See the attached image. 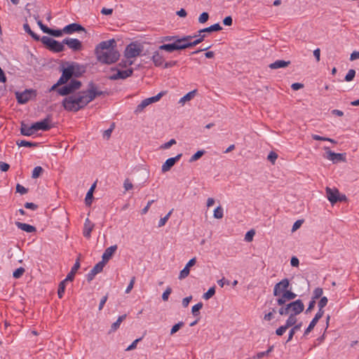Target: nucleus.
I'll list each match as a JSON object with an SVG mask.
<instances>
[{
  "instance_id": "1",
  "label": "nucleus",
  "mask_w": 359,
  "mask_h": 359,
  "mask_svg": "<svg viewBox=\"0 0 359 359\" xmlns=\"http://www.w3.org/2000/svg\"><path fill=\"white\" fill-rule=\"evenodd\" d=\"M101 94L102 91H97L95 85L91 82L86 90L79 91L72 95L77 104V109L80 110Z\"/></svg>"
},
{
  "instance_id": "2",
  "label": "nucleus",
  "mask_w": 359,
  "mask_h": 359,
  "mask_svg": "<svg viewBox=\"0 0 359 359\" xmlns=\"http://www.w3.org/2000/svg\"><path fill=\"white\" fill-rule=\"evenodd\" d=\"M94 53L97 62L102 65L112 64V39L96 45Z\"/></svg>"
},
{
  "instance_id": "3",
  "label": "nucleus",
  "mask_w": 359,
  "mask_h": 359,
  "mask_svg": "<svg viewBox=\"0 0 359 359\" xmlns=\"http://www.w3.org/2000/svg\"><path fill=\"white\" fill-rule=\"evenodd\" d=\"M85 72L83 65L77 62H72L67 63V67L62 70V76L68 82L72 77H79Z\"/></svg>"
},
{
  "instance_id": "4",
  "label": "nucleus",
  "mask_w": 359,
  "mask_h": 359,
  "mask_svg": "<svg viewBox=\"0 0 359 359\" xmlns=\"http://www.w3.org/2000/svg\"><path fill=\"white\" fill-rule=\"evenodd\" d=\"M188 48L189 43H185L182 38H180L179 36H176L175 42L161 45L158 47V50L172 53L175 50H181Z\"/></svg>"
},
{
  "instance_id": "5",
  "label": "nucleus",
  "mask_w": 359,
  "mask_h": 359,
  "mask_svg": "<svg viewBox=\"0 0 359 359\" xmlns=\"http://www.w3.org/2000/svg\"><path fill=\"white\" fill-rule=\"evenodd\" d=\"M59 88L57 93L62 96H69L73 95L75 91L81 87V82L76 79H72L69 83Z\"/></svg>"
},
{
  "instance_id": "6",
  "label": "nucleus",
  "mask_w": 359,
  "mask_h": 359,
  "mask_svg": "<svg viewBox=\"0 0 359 359\" xmlns=\"http://www.w3.org/2000/svg\"><path fill=\"white\" fill-rule=\"evenodd\" d=\"M41 41L43 44L46 45L50 50L54 53H60L65 50L63 41L59 42L53 38L43 36L41 38Z\"/></svg>"
},
{
  "instance_id": "7",
  "label": "nucleus",
  "mask_w": 359,
  "mask_h": 359,
  "mask_svg": "<svg viewBox=\"0 0 359 359\" xmlns=\"http://www.w3.org/2000/svg\"><path fill=\"white\" fill-rule=\"evenodd\" d=\"M143 51V46L137 42H131L128 44L124 50V57L127 58H133L139 56Z\"/></svg>"
},
{
  "instance_id": "8",
  "label": "nucleus",
  "mask_w": 359,
  "mask_h": 359,
  "mask_svg": "<svg viewBox=\"0 0 359 359\" xmlns=\"http://www.w3.org/2000/svg\"><path fill=\"white\" fill-rule=\"evenodd\" d=\"M290 281L287 278H284L279 283H276L273 287V294L276 297L281 296L285 291L288 290Z\"/></svg>"
},
{
  "instance_id": "9",
  "label": "nucleus",
  "mask_w": 359,
  "mask_h": 359,
  "mask_svg": "<svg viewBox=\"0 0 359 359\" xmlns=\"http://www.w3.org/2000/svg\"><path fill=\"white\" fill-rule=\"evenodd\" d=\"M51 121V116L48 115L44 119L34 123V127L35 132L38 130L48 131L53 128V126L50 123Z\"/></svg>"
},
{
  "instance_id": "10",
  "label": "nucleus",
  "mask_w": 359,
  "mask_h": 359,
  "mask_svg": "<svg viewBox=\"0 0 359 359\" xmlns=\"http://www.w3.org/2000/svg\"><path fill=\"white\" fill-rule=\"evenodd\" d=\"M62 105L67 111L77 112L79 111V109H77V104L72 95L63 99Z\"/></svg>"
},
{
  "instance_id": "11",
  "label": "nucleus",
  "mask_w": 359,
  "mask_h": 359,
  "mask_svg": "<svg viewBox=\"0 0 359 359\" xmlns=\"http://www.w3.org/2000/svg\"><path fill=\"white\" fill-rule=\"evenodd\" d=\"M63 43L66 44L73 51H79L82 49V43L77 39L65 38Z\"/></svg>"
},
{
  "instance_id": "12",
  "label": "nucleus",
  "mask_w": 359,
  "mask_h": 359,
  "mask_svg": "<svg viewBox=\"0 0 359 359\" xmlns=\"http://www.w3.org/2000/svg\"><path fill=\"white\" fill-rule=\"evenodd\" d=\"M115 71L116 72V73L114 74V80L125 79L130 76L133 73V68H128L126 69L121 70L114 67V72Z\"/></svg>"
},
{
  "instance_id": "13",
  "label": "nucleus",
  "mask_w": 359,
  "mask_h": 359,
  "mask_svg": "<svg viewBox=\"0 0 359 359\" xmlns=\"http://www.w3.org/2000/svg\"><path fill=\"white\" fill-rule=\"evenodd\" d=\"M85 32V28L78 23H72L63 27V32L67 34H72L74 32Z\"/></svg>"
},
{
  "instance_id": "14",
  "label": "nucleus",
  "mask_w": 359,
  "mask_h": 359,
  "mask_svg": "<svg viewBox=\"0 0 359 359\" xmlns=\"http://www.w3.org/2000/svg\"><path fill=\"white\" fill-rule=\"evenodd\" d=\"M104 266V262H99L97 264H95L94 267L86 275L87 280L88 282L93 280L95 276L103 270Z\"/></svg>"
},
{
  "instance_id": "15",
  "label": "nucleus",
  "mask_w": 359,
  "mask_h": 359,
  "mask_svg": "<svg viewBox=\"0 0 359 359\" xmlns=\"http://www.w3.org/2000/svg\"><path fill=\"white\" fill-rule=\"evenodd\" d=\"M182 156V154H179L175 157L168 158L163 164L161 170L163 172L169 171L172 167L178 161Z\"/></svg>"
},
{
  "instance_id": "16",
  "label": "nucleus",
  "mask_w": 359,
  "mask_h": 359,
  "mask_svg": "<svg viewBox=\"0 0 359 359\" xmlns=\"http://www.w3.org/2000/svg\"><path fill=\"white\" fill-rule=\"evenodd\" d=\"M297 294L291 290L285 291L282 295L277 299L278 305H284L287 301L295 299Z\"/></svg>"
},
{
  "instance_id": "17",
  "label": "nucleus",
  "mask_w": 359,
  "mask_h": 359,
  "mask_svg": "<svg viewBox=\"0 0 359 359\" xmlns=\"http://www.w3.org/2000/svg\"><path fill=\"white\" fill-rule=\"evenodd\" d=\"M32 90H25L22 93L17 92L15 93L17 101L19 104H25L31 99Z\"/></svg>"
},
{
  "instance_id": "18",
  "label": "nucleus",
  "mask_w": 359,
  "mask_h": 359,
  "mask_svg": "<svg viewBox=\"0 0 359 359\" xmlns=\"http://www.w3.org/2000/svg\"><path fill=\"white\" fill-rule=\"evenodd\" d=\"M291 313L293 315L297 316L300 314L304 309V304L301 299H297L292 302Z\"/></svg>"
},
{
  "instance_id": "19",
  "label": "nucleus",
  "mask_w": 359,
  "mask_h": 359,
  "mask_svg": "<svg viewBox=\"0 0 359 359\" xmlns=\"http://www.w3.org/2000/svg\"><path fill=\"white\" fill-rule=\"evenodd\" d=\"M326 196L331 204L334 205L337 203V199L339 196V191L337 189H331L330 187H326Z\"/></svg>"
},
{
  "instance_id": "20",
  "label": "nucleus",
  "mask_w": 359,
  "mask_h": 359,
  "mask_svg": "<svg viewBox=\"0 0 359 359\" xmlns=\"http://www.w3.org/2000/svg\"><path fill=\"white\" fill-rule=\"evenodd\" d=\"M327 149V158L333 162L338 161H345L346 157L345 154L340 153H334L329 149V148H325Z\"/></svg>"
},
{
  "instance_id": "21",
  "label": "nucleus",
  "mask_w": 359,
  "mask_h": 359,
  "mask_svg": "<svg viewBox=\"0 0 359 359\" xmlns=\"http://www.w3.org/2000/svg\"><path fill=\"white\" fill-rule=\"evenodd\" d=\"M196 262V257H194V258L191 259L187 262V264H186L184 268L180 271V276H179V279L182 280V279H184L186 277H187L189 276V274L190 268L191 266H193L194 265H195Z\"/></svg>"
},
{
  "instance_id": "22",
  "label": "nucleus",
  "mask_w": 359,
  "mask_h": 359,
  "mask_svg": "<svg viewBox=\"0 0 359 359\" xmlns=\"http://www.w3.org/2000/svg\"><path fill=\"white\" fill-rule=\"evenodd\" d=\"M20 133L25 136H32L35 133L34 124L32 123V126H29L22 122L21 123Z\"/></svg>"
},
{
  "instance_id": "23",
  "label": "nucleus",
  "mask_w": 359,
  "mask_h": 359,
  "mask_svg": "<svg viewBox=\"0 0 359 359\" xmlns=\"http://www.w3.org/2000/svg\"><path fill=\"white\" fill-rule=\"evenodd\" d=\"M151 59L156 67H161L164 63V57L159 50L154 51Z\"/></svg>"
},
{
  "instance_id": "24",
  "label": "nucleus",
  "mask_w": 359,
  "mask_h": 359,
  "mask_svg": "<svg viewBox=\"0 0 359 359\" xmlns=\"http://www.w3.org/2000/svg\"><path fill=\"white\" fill-rule=\"evenodd\" d=\"M15 225L18 229H20L24 231H26L27 233H33L36 231V229L35 226L28 224H26V223H22L20 222H15Z\"/></svg>"
},
{
  "instance_id": "25",
  "label": "nucleus",
  "mask_w": 359,
  "mask_h": 359,
  "mask_svg": "<svg viewBox=\"0 0 359 359\" xmlns=\"http://www.w3.org/2000/svg\"><path fill=\"white\" fill-rule=\"evenodd\" d=\"M290 64V61H285L282 60H278L275 61L273 63H271L269 67L272 69H276L279 68H285L287 67Z\"/></svg>"
},
{
  "instance_id": "26",
  "label": "nucleus",
  "mask_w": 359,
  "mask_h": 359,
  "mask_svg": "<svg viewBox=\"0 0 359 359\" xmlns=\"http://www.w3.org/2000/svg\"><path fill=\"white\" fill-rule=\"evenodd\" d=\"M96 187V182L93 183L89 190L88 191L86 198H85V203L87 206H90L92 204L93 198V191Z\"/></svg>"
},
{
  "instance_id": "27",
  "label": "nucleus",
  "mask_w": 359,
  "mask_h": 359,
  "mask_svg": "<svg viewBox=\"0 0 359 359\" xmlns=\"http://www.w3.org/2000/svg\"><path fill=\"white\" fill-rule=\"evenodd\" d=\"M93 228V224L87 218L84 223V228H83V236L88 238L90 236V233L92 231V229Z\"/></svg>"
},
{
  "instance_id": "28",
  "label": "nucleus",
  "mask_w": 359,
  "mask_h": 359,
  "mask_svg": "<svg viewBox=\"0 0 359 359\" xmlns=\"http://www.w3.org/2000/svg\"><path fill=\"white\" fill-rule=\"evenodd\" d=\"M222 29V27L220 26L219 23L214 24L208 27L200 29L198 31V33L201 34V33L203 32H208V34H210V32H219Z\"/></svg>"
},
{
  "instance_id": "29",
  "label": "nucleus",
  "mask_w": 359,
  "mask_h": 359,
  "mask_svg": "<svg viewBox=\"0 0 359 359\" xmlns=\"http://www.w3.org/2000/svg\"><path fill=\"white\" fill-rule=\"evenodd\" d=\"M292 302L287 304L280 305L281 307L278 309V313L280 316H286L291 313Z\"/></svg>"
},
{
  "instance_id": "30",
  "label": "nucleus",
  "mask_w": 359,
  "mask_h": 359,
  "mask_svg": "<svg viewBox=\"0 0 359 359\" xmlns=\"http://www.w3.org/2000/svg\"><path fill=\"white\" fill-rule=\"evenodd\" d=\"M196 93H197V90H194L189 92L188 93H187L185 95H184L180 100L179 103L184 104L186 102L190 101L191 100H192L194 97Z\"/></svg>"
},
{
  "instance_id": "31",
  "label": "nucleus",
  "mask_w": 359,
  "mask_h": 359,
  "mask_svg": "<svg viewBox=\"0 0 359 359\" xmlns=\"http://www.w3.org/2000/svg\"><path fill=\"white\" fill-rule=\"evenodd\" d=\"M112 256V245L108 247L104 254L102 257V261L104 262V265H105L108 261L109 260L110 257Z\"/></svg>"
},
{
  "instance_id": "32",
  "label": "nucleus",
  "mask_w": 359,
  "mask_h": 359,
  "mask_svg": "<svg viewBox=\"0 0 359 359\" xmlns=\"http://www.w3.org/2000/svg\"><path fill=\"white\" fill-rule=\"evenodd\" d=\"M16 144L18 147H36L39 144L37 142H29L27 140H20L17 141Z\"/></svg>"
},
{
  "instance_id": "33",
  "label": "nucleus",
  "mask_w": 359,
  "mask_h": 359,
  "mask_svg": "<svg viewBox=\"0 0 359 359\" xmlns=\"http://www.w3.org/2000/svg\"><path fill=\"white\" fill-rule=\"evenodd\" d=\"M23 28L25 32L29 34L36 41H41V39L39 35L35 34L30 28L29 25L27 23L23 25Z\"/></svg>"
},
{
  "instance_id": "34",
  "label": "nucleus",
  "mask_w": 359,
  "mask_h": 359,
  "mask_svg": "<svg viewBox=\"0 0 359 359\" xmlns=\"http://www.w3.org/2000/svg\"><path fill=\"white\" fill-rule=\"evenodd\" d=\"M67 83V81L61 75V76L58 79L57 82L56 83H55L53 86H51V88L49 90V91L50 92L53 91V90H57V89L59 88H58L59 86H60L62 85H65Z\"/></svg>"
},
{
  "instance_id": "35",
  "label": "nucleus",
  "mask_w": 359,
  "mask_h": 359,
  "mask_svg": "<svg viewBox=\"0 0 359 359\" xmlns=\"http://www.w3.org/2000/svg\"><path fill=\"white\" fill-rule=\"evenodd\" d=\"M302 325V323H299V324H297L294 326H293V327L289 332L287 342L290 341L292 339L294 334L297 330H300Z\"/></svg>"
},
{
  "instance_id": "36",
  "label": "nucleus",
  "mask_w": 359,
  "mask_h": 359,
  "mask_svg": "<svg viewBox=\"0 0 359 359\" xmlns=\"http://www.w3.org/2000/svg\"><path fill=\"white\" fill-rule=\"evenodd\" d=\"M149 104V102H148V100H147V99H144L136 107V109H135V114H139L140 113L141 111H142L144 110V109L147 107Z\"/></svg>"
},
{
  "instance_id": "37",
  "label": "nucleus",
  "mask_w": 359,
  "mask_h": 359,
  "mask_svg": "<svg viewBox=\"0 0 359 359\" xmlns=\"http://www.w3.org/2000/svg\"><path fill=\"white\" fill-rule=\"evenodd\" d=\"M296 322H297L296 316L290 313L289 315V317L286 320V322H285V326L287 327V328H289V327H290L292 326H294Z\"/></svg>"
},
{
  "instance_id": "38",
  "label": "nucleus",
  "mask_w": 359,
  "mask_h": 359,
  "mask_svg": "<svg viewBox=\"0 0 359 359\" xmlns=\"http://www.w3.org/2000/svg\"><path fill=\"white\" fill-rule=\"evenodd\" d=\"M203 304L202 302H198L192 306L191 313L194 316L197 317L200 315L199 311L203 308Z\"/></svg>"
},
{
  "instance_id": "39",
  "label": "nucleus",
  "mask_w": 359,
  "mask_h": 359,
  "mask_svg": "<svg viewBox=\"0 0 359 359\" xmlns=\"http://www.w3.org/2000/svg\"><path fill=\"white\" fill-rule=\"evenodd\" d=\"M66 287L65 280H62L60 283L57 290V295L60 299L62 298Z\"/></svg>"
},
{
  "instance_id": "40",
  "label": "nucleus",
  "mask_w": 359,
  "mask_h": 359,
  "mask_svg": "<svg viewBox=\"0 0 359 359\" xmlns=\"http://www.w3.org/2000/svg\"><path fill=\"white\" fill-rule=\"evenodd\" d=\"M205 152V151L204 150L197 151L193 156H191V157L189 159V162L192 163V162H194V161L198 160L203 156Z\"/></svg>"
},
{
  "instance_id": "41",
  "label": "nucleus",
  "mask_w": 359,
  "mask_h": 359,
  "mask_svg": "<svg viewBox=\"0 0 359 359\" xmlns=\"http://www.w3.org/2000/svg\"><path fill=\"white\" fill-rule=\"evenodd\" d=\"M198 36L199 37L197 39H196L195 41H191L190 43H189V48H191V47L196 46V45H198L200 43H201L205 39V34H201L198 33Z\"/></svg>"
},
{
  "instance_id": "42",
  "label": "nucleus",
  "mask_w": 359,
  "mask_h": 359,
  "mask_svg": "<svg viewBox=\"0 0 359 359\" xmlns=\"http://www.w3.org/2000/svg\"><path fill=\"white\" fill-rule=\"evenodd\" d=\"M273 346H271L266 351L259 352L257 353L254 358L260 359L264 356H268L269 354L273 351Z\"/></svg>"
},
{
  "instance_id": "43",
  "label": "nucleus",
  "mask_w": 359,
  "mask_h": 359,
  "mask_svg": "<svg viewBox=\"0 0 359 359\" xmlns=\"http://www.w3.org/2000/svg\"><path fill=\"white\" fill-rule=\"evenodd\" d=\"M165 94V92L161 91L155 96L147 98V100H148L149 104L156 102L158 101Z\"/></svg>"
},
{
  "instance_id": "44",
  "label": "nucleus",
  "mask_w": 359,
  "mask_h": 359,
  "mask_svg": "<svg viewBox=\"0 0 359 359\" xmlns=\"http://www.w3.org/2000/svg\"><path fill=\"white\" fill-rule=\"evenodd\" d=\"M172 211H173V209L170 210L165 217L160 219V220L158 222V227H161L165 224L167 221L169 219Z\"/></svg>"
},
{
  "instance_id": "45",
  "label": "nucleus",
  "mask_w": 359,
  "mask_h": 359,
  "mask_svg": "<svg viewBox=\"0 0 359 359\" xmlns=\"http://www.w3.org/2000/svg\"><path fill=\"white\" fill-rule=\"evenodd\" d=\"M323 293V288L316 287L313 292V296H312L311 299L316 301L317 299L321 297Z\"/></svg>"
},
{
  "instance_id": "46",
  "label": "nucleus",
  "mask_w": 359,
  "mask_h": 359,
  "mask_svg": "<svg viewBox=\"0 0 359 359\" xmlns=\"http://www.w3.org/2000/svg\"><path fill=\"white\" fill-rule=\"evenodd\" d=\"M133 64V61L131 60L130 58L125 57L121 60V61L119 62L118 65L121 67H127L128 66H130Z\"/></svg>"
},
{
  "instance_id": "47",
  "label": "nucleus",
  "mask_w": 359,
  "mask_h": 359,
  "mask_svg": "<svg viewBox=\"0 0 359 359\" xmlns=\"http://www.w3.org/2000/svg\"><path fill=\"white\" fill-rule=\"evenodd\" d=\"M43 171V169L41 166L35 167L32 171V177L34 179L39 177Z\"/></svg>"
},
{
  "instance_id": "48",
  "label": "nucleus",
  "mask_w": 359,
  "mask_h": 359,
  "mask_svg": "<svg viewBox=\"0 0 359 359\" xmlns=\"http://www.w3.org/2000/svg\"><path fill=\"white\" fill-rule=\"evenodd\" d=\"M213 216L216 219H222L223 217L224 214L222 206L219 205L215 209Z\"/></svg>"
},
{
  "instance_id": "49",
  "label": "nucleus",
  "mask_w": 359,
  "mask_h": 359,
  "mask_svg": "<svg viewBox=\"0 0 359 359\" xmlns=\"http://www.w3.org/2000/svg\"><path fill=\"white\" fill-rule=\"evenodd\" d=\"M215 294V287H210L208 290L203 294V298L208 300L210 299Z\"/></svg>"
},
{
  "instance_id": "50",
  "label": "nucleus",
  "mask_w": 359,
  "mask_h": 359,
  "mask_svg": "<svg viewBox=\"0 0 359 359\" xmlns=\"http://www.w3.org/2000/svg\"><path fill=\"white\" fill-rule=\"evenodd\" d=\"M318 323V321H316L315 319H312V320L311 321V323H309V326L307 327V328L304 331V335H307L309 332H311L313 329L314 328V327L316 325V324Z\"/></svg>"
},
{
  "instance_id": "51",
  "label": "nucleus",
  "mask_w": 359,
  "mask_h": 359,
  "mask_svg": "<svg viewBox=\"0 0 359 359\" xmlns=\"http://www.w3.org/2000/svg\"><path fill=\"white\" fill-rule=\"evenodd\" d=\"M184 323L182 321H180L177 324L174 325L170 330V334L173 335L174 334H175L180 328H182L184 326Z\"/></svg>"
},
{
  "instance_id": "52",
  "label": "nucleus",
  "mask_w": 359,
  "mask_h": 359,
  "mask_svg": "<svg viewBox=\"0 0 359 359\" xmlns=\"http://www.w3.org/2000/svg\"><path fill=\"white\" fill-rule=\"evenodd\" d=\"M62 33L63 32V29H49L48 30V34L51 35V36H53L55 37H60L62 35Z\"/></svg>"
},
{
  "instance_id": "53",
  "label": "nucleus",
  "mask_w": 359,
  "mask_h": 359,
  "mask_svg": "<svg viewBox=\"0 0 359 359\" xmlns=\"http://www.w3.org/2000/svg\"><path fill=\"white\" fill-rule=\"evenodd\" d=\"M355 76V71L353 69H349L347 74L345 76L344 80L346 81H351L353 80L354 77Z\"/></svg>"
},
{
  "instance_id": "54",
  "label": "nucleus",
  "mask_w": 359,
  "mask_h": 359,
  "mask_svg": "<svg viewBox=\"0 0 359 359\" xmlns=\"http://www.w3.org/2000/svg\"><path fill=\"white\" fill-rule=\"evenodd\" d=\"M25 271V270L24 268L20 267L13 271V276L15 278H20L23 275Z\"/></svg>"
},
{
  "instance_id": "55",
  "label": "nucleus",
  "mask_w": 359,
  "mask_h": 359,
  "mask_svg": "<svg viewBox=\"0 0 359 359\" xmlns=\"http://www.w3.org/2000/svg\"><path fill=\"white\" fill-rule=\"evenodd\" d=\"M126 318V314H123L118 318L116 322L114 323V330L118 329L121 322Z\"/></svg>"
},
{
  "instance_id": "56",
  "label": "nucleus",
  "mask_w": 359,
  "mask_h": 359,
  "mask_svg": "<svg viewBox=\"0 0 359 359\" xmlns=\"http://www.w3.org/2000/svg\"><path fill=\"white\" fill-rule=\"evenodd\" d=\"M209 19V14L207 12L202 13L199 18H198V22L201 24H203L206 22Z\"/></svg>"
},
{
  "instance_id": "57",
  "label": "nucleus",
  "mask_w": 359,
  "mask_h": 359,
  "mask_svg": "<svg viewBox=\"0 0 359 359\" xmlns=\"http://www.w3.org/2000/svg\"><path fill=\"white\" fill-rule=\"evenodd\" d=\"M255 234V230L251 229V230L248 231L246 233L245 236V240L246 241H248V242H250V241H252V239H253V237H254Z\"/></svg>"
},
{
  "instance_id": "58",
  "label": "nucleus",
  "mask_w": 359,
  "mask_h": 359,
  "mask_svg": "<svg viewBox=\"0 0 359 359\" xmlns=\"http://www.w3.org/2000/svg\"><path fill=\"white\" fill-rule=\"evenodd\" d=\"M16 192L20 193V194L23 195L28 192V189L24 187L20 184H17L16 185Z\"/></svg>"
},
{
  "instance_id": "59",
  "label": "nucleus",
  "mask_w": 359,
  "mask_h": 359,
  "mask_svg": "<svg viewBox=\"0 0 359 359\" xmlns=\"http://www.w3.org/2000/svg\"><path fill=\"white\" fill-rule=\"evenodd\" d=\"M277 158L278 154L274 151H271L267 156V159L273 164L275 163V161H276Z\"/></svg>"
},
{
  "instance_id": "60",
  "label": "nucleus",
  "mask_w": 359,
  "mask_h": 359,
  "mask_svg": "<svg viewBox=\"0 0 359 359\" xmlns=\"http://www.w3.org/2000/svg\"><path fill=\"white\" fill-rule=\"evenodd\" d=\"M287 329L288 328L287 326H285V325H282L276 330V334L278 336H282Z\"/></svg>"
},
{
  "instance_id": "61",
  "label": "nucleus",
  "mask_w": 359,
  "mask_h": 359,
  "mask_svg": "<svg viewBox=\"0 0 359 359\" xmlns=\"http://www.w3.org/2000/svg\"><path fill=\"white\" fill-rule=\"evenodd\" d=\"M172 292L171 287H168L166 288V290L164 291V292L162 294V299L163 301H167L168 299L169 295Z\"/></svg>"
},
{
  "instance_id": "62",
  "label": "nucleus",
  "mask_w": 359,
  "mask_h": 359,
  "mask_svg": "<svg viewBox=\"0 0 359 359\" xmlns=\"http://www.w3.org/2000/svg\"><path fill=\"white\" fill-rule=\"evenodd\" d=\"M176 36H163L161 38V43H163V42H165V41H172V42H175V38H176Z\"/></svg>"
},
{
  "instance_id": "63",
  "label": "nucleus",
  "mask_w": 359,
  "mask_h": 359,
  "mask_svg": "<svg viewBox=\"0 0 359 359\" xmlns=\"http://www.w3.org/2000/svg\"><path fill=\"white\" fill-rule=\"evenodd\" d=\"M324 310L323 308L318 307V311L314 316L313 319L318 322V320L323 316Z\"/></svg>"
},
{
  "instance_id": "64",
  "label": "nucleus",
  "mask_w": 359,
  "mask_h": 359,
  "mask_svg": "<svg viewBox=\"0 0 359 359\" xmlns=\"http://www.w3.org/2000/svg\"><path fill=\"white\" fill-rule=\"evenodd\" d=\"M328 302V299L326 297H323L320 298V301L318 303V306L320 308H324Z\"/></svg>"
}]
</instances>
